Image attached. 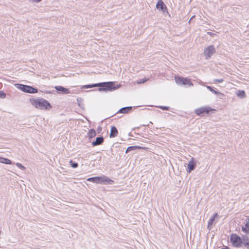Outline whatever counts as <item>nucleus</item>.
Masks as SVG:
<instances>
[{"instance_id": "obj_8", "label": "nucleus", "mask_w": 249, "mask_h": 249, "mask_svg": "<svg viewBox=\"0 0 249 249\" xmlns=\"http://www.w3.org/2000/svg\"><path fill=\"white\" fill-rule=\"evenodd\" d=\"M156 8L159 10L161 11L163 13L168 12L166 6L162 0H158L156 4Z\"/></svg>"}, {"instance_id": "obj_32", "label": "nucleus", "mask_w": 249, "mask_h": 249, "mask_svg": "<svg viewBox=\"0 0 249 249\" xmlns=\"http://www.w3.org/2000/svg\"><path fill=\"white\" fill-rule=\"evenodd\" d=\"M248 245H247L246 247H247L248 249H249V243Z\"/></svg>"}, {"instance_id": "obj_1", "label": "nucleus", "mask_w": 249, "mask_h": 249, "mask_svg": "<svg viewBox=\"0 0 249 249\" xmlns=\"http://www.w3.org/2000/svg\"><path fill=\"white\" fill-rule=\"evenodd\" d=\"M114 83L113 82H107L99 83L92 85H87L83 86V88L86 89L98 87H99L98 90L101 91H112L118 89V87H115L114 86Z\"/></svg>"}, {"instance_id": "obj_11", "label": "nucleus", "mask_w": 249, "mask_h": 249, "mask_svg": "<svg viewBox=\"0 0 249 249\" xmlns=\"http://www.w3.org/2000/svg\"><path fill=\"white\" fill-rule=\"evenodd\" d=\"M196 166V163L194 161V158H192L188 164L187 172L189 173H191L192 171L195 169Z\"/></svg>"}, {"instance_id": "obj_14", "label": "nucleus", "mask_w": 249, "mask_h": 249, "mask_svg": "<svg viewBox=\"0 0 249 249\" xmlns=\"http://www.w3.org/2000/svg\"><path fill=\"white\" fill-rule=\"evenodd\" d=\"M55 89L58 91H61L64 94L70 93V90L69 89L65 88L62 86H55Z\"/></svg>"}, {"instance_id": "obj_16", "label": "nucleus", "mask_w": 249, "mask_h": 249, "mask_svg": "<svg viewBox=\"0 0 249 249\" xmlns=\"http://www.w3.org/2000/svg\"><path fill=\"white\" fill-rule=\"evenodd\" d=\"M0 163H4L6 164H11L12 162L10 160L8 159L0 157Z\"/></svg>"}, {"instance_id": "obj_22", "label": "nucleus", "mask_w": 249, "mask_h": 249, "mask_svg": "<svg viewBox=\"0 0 249 249\" xmlns=\"http://www.w3.org/2000/svg\"><path fill=\"white\" fill-rule=\"evenodd\" d=\"M70 163H71V166L73 168H75L78 167V163L76 162H73L72 160L70 161Z\"/></svg>"}, {"instance_id": "obj_26", "label": "nucleus", "mask_w": 249, "mask_h": 249, "mask_svg": "<svg viewBox=\"0 0 249 249\" xmlns=\"http://www.w3.org/2000/svg\"><path fill=\"white\" fill-rule=\"evenodd\" d=\"M148 80V79H141L138 82V84H142L146 82Z\"/></svg>"}, {"instance_id": "obj_7", "label": "nucleus", "mask_w": 249, "mask_h": 249, "mask_svg": "<svg viewBox=\"0 0 249 249\" xmlns=\"http://www.w3.org/2000/svg\"><path fill=\"white\" fill-rule=\"evenodd\" d=\"M215 53V49L213 45L206 48L204 51V55L207 59H209Z\"/></svg>"}, {"instance_id": "obj_15", "label": "nucleus", "mask_w": 249, "mask_h": 249, "mask_svg": "<svg viewBox=\"0 0 249 249\" xmlns=\"http://www.w3.org/2000/svg\"><path fill=\"white\" fill-rule=\"evenodd\" d=\"M132 109L131 107H124L121 108L119 112L121 113H127Z\"/></svg>"}, {"instance_id": "obj_4", "label": "nucleus", "mask_w": 249, "mask_h": 249, "mask_svg": "<svg viewBox=\"0 0 249 249\" xmlns=\"http://www.w3.org/2000/svg\"><path fill=\"white\" fill-rule=\"evenodd\" d=\"M15 86L18 89H20L21 91L29 93H37L38 90L37 89L35 88H33L32 86L22 85L20 84H16Z\"/></svg>"}, {"instance_id": "obj_9", "label": "nucleus", "mask_w": 249, "mask_h": 249, "mask_svg": "<svg viewBox=\"0 0 249 249\" xmlns=\"http://www.w3.org/2000/svg\"><path fill=\"white\" fill-rule=\"evenodd\" d=\"M211 109L208 107H202L199 108H197L195 110V112L196 114L200 115L201 114L206 113L207 114H209L210 111Z\"/></svg>"}, {"instance_id": "obj_29", "label": "nucleus", "mask_w": 249, "mask_h": 249, "mask_svg": "<svg viewBox=\"0 0 249 249\" xmlns=\"http://www.w3.org/2000/svg\"><path fill=\"white\" fill-rule=\"evenodd\" d=\"M221 249H230L228 247H225Z\"/></svg>"}, {"instance_id": "obj_10", "label": "nucleus", "mask_w": 249, "mask_h": 249, "mask_svg": "<svg viewBox=\"0 0 249 249\" xmlns=\"http://www.w3.org/2000/svg\"><path fill=\"white\" fill-rule=\"evenodd\" d=\"M218 216L217 213H215L213 216L211 217L208 223L207 228L209 230H211L212 229L213 225L214 224V221L215 217Z\"/></svg>"}, {"instance_id": "obj_24", "label": "nucleus", "mask_w": 249, "mask_h": 249, "mask_svg": "<svg viewBox=\"0 0 249 249\" xmlns=\"http://www.w3.org/2000/svg\"><path fill=\"white\" fill-rule=\"evenodd\" d=\"M238 96L245 97V92L244 90L239 91V93L237 94Z\"/></svg>"}, {"instance_id": "obj_30", "label": "nucleus", "mask_w": 249, "mask_h": 249, "mask_svg": "<svg viewBox=\"0 0 249 249\" xmlns=\"http://www.w3.org/2000/svg\"><path fill=\"white\" fill-rule=\"evenodd\" d=\"M243 231L246 232V233H249V229L247 230L246 231Z\"/></svg>"}, {"instance_id": "obj_3", "label": "nucleus", "mask_w": 249, "mask_h": 249, "mask_svg": "<svg viewBox=\"0 0 249 249\" xmlns=\"http://www.w3.org/2000/svg\"><path fill=\"white\" fill-rule=\"evenodd\" d=\"M87 181H91L98 184L104 183V184H112L113 180L105 176L102 177H95L88 178Z\"/></svg>"}, {"instance_id": "obj_18", "label": "nucleus", "mask_w": 249, "mask_h": 249, "mask_svg": "<svg viewBox=\"0 0 249 249\" xmlns=\"http://www.w3.org/2000/svg\"><path fill=\"white\" fill-rule=\"evenodd\" d=\"M249 239L248 238L244 237L242 239V244H243L245 247H246L247 245H249Z\"/></svg>"}, {"instance_id": "obj_13", "label": "nucleus", "mask_w": 249, "mask_h": 249, "mask_svg": "<svg viewBox=\"0 0 249 249\" xmlns=\"http://www.w3.org/2000/svg\"><path fill=\"white\" fill-rule=\"evenodd\" d=\"M118 132L115 126H112L111 127L110 133V138H114L116 137L118 135Z\"/></svg>"}, {"instance_id": "obj_21", "label": "nucleus", "mask_w": 249, "mask_h": 249, "mask_svg": "<svg viewBox=\"0 0 249 249\" xmlns=\"http://www.w3.org/2000/svg\"><path fill=\"white\" fill-rule=\"evenodd\" d=\"M138 147L137 146H129L128 147L126 151H125V153H127L129 151H131V150H135L136 148H137ZM138 148H140V147H138Z\"/></svg>"}, {"instance_id": "obj_2", "label": "nucleus", "mask_w": 249, "mask_h": 249, "mask_svg": "<svg viewBox=\"0 0 249 249\" xmlns=\"http://www.w3.org/2000/svg\"><path fill=\"white\" fill-rule=\"evenodd\" d=\"M30 101L33 106L39 109L47 110L52 108L50 103L43 98L33 99Z\"/></svg>"}, {"instance_id": "obj_5", "label": "nucleus", "mask_w": 249, "mask_h": 249, "mask_svg": "<svg viewBox=\"0 0 249 249\" xmlns=\"http://www.w3.org/2000/svg\"><path fill=\"white\" fill-rule=\"evenodd\" d=\"M242 238L236 234H232L230 237V241L232 245L236 248H239L242 245Z\"/></svg>"}, {"instance_id": "obj_23", "label": "nucleus", "mask_w": 249, "mask_h": 249, "mask_svg": "<svg viewBox=\"0 0 249 249\" xmlns=\"http://www.w3.org/2000/svg\"><path fill=\"white\" fill-rule=\"evenodd\" d=\"M16 165L19 168H20V169L22 170H24L25 169V167L23 166L21 163H16Z\"/></svg>"}, {"instance_id": "obj_19", "label": "nucleus", "mask_w": 249, "mask_h": 249, "mask_svg": "<svg viewBox=\"0 0 249 249\" xmlns=\"http://www.w3.org/2000/svg\"><path fill=\"white\" fill-rule=\"evenodd\" d=\"M249 229V219H247L246 220V223L244 227H243L242 228V231H246L247 230Z\"/></svg>"}, {"instance_id": "obj_28", "label": "nucleus", "mask_w": 249, "mask_h": 249, "mask_svg": "<svg viewBox=\"0 0 249 249\" xmlns=\"http://www.w3.org/2000/svg\"><path fill=\"white\" fill-rule=\"evenodd\" d=\"M223 81L222 79H216L214 80L215 83H222Z\"/></svg>"}, {"instance_id": "obj_33", "label": "nucleus", "mask_w": 249, "mask_h": 249, "mask_svg": "<svg viewBox=\"0 0 249 249\" xmlns=\"http://www.w3.org/2000/svg\"><path fill=\"white\" fill-rule=\"evenodd\" d=\"M194 17V16L192 17V18H191L190 20H191Z\"/></svg>"}, {"instance_id": "obj_6", "label": "nucleus", "mask_w": 249, "mask_h": 249, "mask_svg": "<svg viewBox=\"0 0 249 249\" xmlns=\"http://www.w3.org/2000/svg\"><path fill=\"white\" fill-rule=\"evenodd\" d=\"M175 81L178 85L193 86L192 82L189 79L182 77H175Z\"/></svg>"}, {"instance_id": "obj_27", "label": "nucleus", "mask_w": 249, "mask_h": 249, "mask_svg": "<svg viewBox=\"0 0 249 249\" xmlns=\"http://www.w3.org/2000/svg\"><path fill=\"white\" fill-rule=\"evenodd\" d=\"M6 97V94L3 91H0V98H5Z\"/></svg>"}, {"instance_id": "obj_20", "label": "nucleus", "mask_w": 249, "mask_h": 249, "mask_svg": "<svg viewBox=\"0 0 249 249\" xmlns=\"http://www.w3.org/2000/svg\"><path fill=\"white\" fill-rule=\"evenodd\" d=\"M207 88L210 90L211 91H212L213 93H214L215 94H220V93L215 90H214L211 86H207Z\"/></svg>"}, {"instance_id": "obj_12", "label": "nucleus", "mask_w": 249, "mask_h": 249, "mask_svg": "<svg viewBox=\"0 0 249 249\" xmlns=\"http://www.w3.org/2000/svg\"><path fill=\"white\" fill-rule=\"evenodd\" d=\"M104 139L102 136L98 137L96 140L93 142L92 144L93 146L101 144L104 142Z\"/></svg>"}, {"instance_id": "obj_17", "label": "nucleus", "mask_w": 249, "mask_h": 249, "mask_svg": "<svg viewBox=\"0 0 249 249\" xmlns=\"http://www.w3.org/2000/svg\"><path fill=\"white\" fill-rule=\"evenodd\" d=\"M88 135L89 139L93 138L95 137L96 135V131L94 129H91L89 130L88 133Z\"/></svg>"}, {"instance_id": "obj_25", "label": "nucleus", "mask_w": 249, "mask_h": 249, "mask_svg": "<svg viewBox=\"0 0 249 249\" xmlns=\"http://www.w3.org/2000/svg\"><path fill=\"white\" fill-rule=\"evenodd\" d=\"M159 107L163 110H168L169 109V107L166 106H160Z\"/></svg>"}, {"instance_id": "obj_31", "label": "nucleus", "mask_w": 249, "mask_h": 249, "mask_svg": "<svg viewBox=\"0 0 249 249\" xmlns=\"http://www.w3.org/2000/svg\"><path fill=\"white\" fill-rule=\"evenodd\" d=\"M208 34H209L210 35H212L213 33L211 32H208Z\"/></svg>"}]
</instances>
